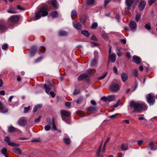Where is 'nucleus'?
I'll use <instances>...</instances> for the list:
<instances>
[{"label":"nucleus","instance_id":"obj_1","mask_svg":"<svg viewBox=\"0 0 157 157\" xmlns=\"http://www.w3.org/2000/svg\"><path fill=\"white\" fill-rule=\"evenodd\" d=\"M130 107L133 109V112L141 113L146 111L148 108V106L144 101H135L132 100L129 102Z\"/></svg>","mask_w":157,"mask_h":157},{"label":"nucleus","instance_id":"obj_2","mask_svg":"<svg viewBox=\"0 0 157 157\" xmlns=\"http://www.w3.org/2000/svg\"><path fill=\"white\" fill-rule=\"evenodd\" d=\"M48 13V7L47 5L43 6L39 10L35 13V20H37L40 19L41 16L43 17L47 16Z\"/></svg>","mask_w":157,"mask_h":157},{"label":"nucleus","instance_id":"obj_3","mask_svg":"<svg viewBox=\"0 0 157 157\" xmlns=\"http://www.w3.org/2000/svg\"><path fill=\"white\" fill-rule=\"evenodd\" d=\"M60 113L62 120L67 123L70 124L71 123L70 112L62 109L60 111Z\"/></svg>","mask_w":157,"mask_h":157},{"label":"nucleus","instance_id":"obj_4","mask_svg":"<svg viewBox=\"0 0 157 157\" xmlns=\"http://www.w3.org/2000/svg\"><path fill=\"white\" fill-rule=\"evenodd\" d=\"M93 69H90L86 71V73H83L80 75L78 78V80L80 81L84 78H86L88 76H91L94 75L93 72Z\"/></svg>","mask_w":157,"mask_h":157},{"label":"nucleus","instance_id":"obj_5","mask_svg":"<svg viewBox=\"0 0 157 157\" xmlns=\"http://www.w3.org/2000/svg\"><path fill=\"white\" fill-rule=\"evenodd\" d=\"M146 100L150 106L153 105L155 102V98L151 94H149L147 95Z\"/></svg>","mask_w":157,"mask_h":157},{"label":"nucleus","instance_id":"obj_6","mask_svg":"<svg viewBox=\"0 0 157 157\" xmlns=\"http://www.w3.org/2000/svg\"><path fill=\"white\" fill-rule=\"evenodd\" d=\"M17 122L20 126H24L27 124V120L26 117H22L18 120Z\"/></svg>","mask_w":157,"mask_h":157},{"label":"nucleus","instance_id":"obj_7","mask_svg":"<svg viewBox=\"0 0 157 157\" xmlns=\"http://www.w3.org/2000/svg\"><path fill=\"white\" fill-rule=\"evenodd\" d=\"M20 17L17 15H14L10 17L8 19V21L10 23H15L18 21L20 19Z\"/></svg>","mask_w":157,"mask_h":157},{"label":"nucleus","instance_id":"obj_8","mask_svg":"<svg viewBox=\"0 0 157 157\" xmlns=\"http://www.w3.org/2000/svg\"><path fill=\"white\" fill-rule=\"evenodd\" d=\"M4 141L8 144V145L13 147H18L19 145L17 143L10 142V138L9 136H6L4 138Z\"/></svg>","mask_w":157,"mask_h":157},{"label":"nucleus","instance_id":"obj_9","mask_svg":"<svg viewBox=\"0 0 157 157\" xmlns=\"http://www.w3.org/2000/svg\"><path fill=\"white\" fill-rule=\"evenodd\" d=\"M8 111V109L6 108L4 105L0 101V112L2 113H6Z\"/></svg>","mask_w":157,"mask_h":157},{"label":"nucleus","instance_id":"obj_10","mask_svg":"<svg viewBox=\"0 0 157 157\" xmlns=\"http://www.w3.org/2000/svg\"><path fill=\"white\" fill-rule=\"evenodd\" d=\"M116 56L115 54H109V61L114 63L116 60Z\"/></svg>","mask_w":157,"mask_h":157},{"label":"nucleus","instance_id":"obj_11","mask_svg":"<svg viewBox=\"0 0 157 157\" xmlns=\"http://www.w3.org/2000/svg\"><path fill=\"white\" fill-rule=\"evenodd\" d=\"M129 25L130 28L132 30H135V29L137 27V25L136 22L134 21H130L129 24Z\"/></svg>","mask_w":157,"mask_h":157},{"label":"nucleus","instance_id":"obj_12","mask_svg":"<svg viewBox=\"0 0 157 157\" xmlns=\"http://www.w3.org/2000/svg\"><path fill=\"white\" fill-rule=\"evenodd\" d=\"M119 88V86L118 84H114L112 85L110 88V90L113 91H117Z\"/></svg>","mask_w":157,"mask_h":157},{"label":"nucleus","instance_id":"obj_13","mask_svg":"<svg viewBox=\"0 0 157 157\" xmlns=\"http://www.w3.org/2000/svg\"><path fill=\"white\" fill-rule=\"evenodd\" d=\"M146 4V2L145 1H143L140 2L138 5V8L140 10H143Z\"/></svg>","mask_w":157,"mask_h":157},{"label":"nucleus","instance_id":"obj_14","mask_svg":"<svg viewBox=\"0 0 157 157\" xmlns=\"http://www.w3.org/2000/svg\"><path fill=\"white\" fill-rule=\"evenodd\" d=\"M73 25L74 27L76 29L81 30L82 28V26L81 24L78 22H74L73 23Z\"/></svg>","mask_w":157,"mask_h":157},{"label":"nucleus","instance_id":"obj_15","mask_svg":"<svg viewBox=\"0 0 157 157\" xmlns=\"http://www.w3.org/2000/svg\"><path fill=\"white\" fill-rule=\"evenodd\" d=\"M132 0H125V4L128 7V10H130L133 3Z\"/></svg>","mask_w":157,"mask_h":157},{"label":"nucleus","instance_id":"obj_16","mask_svg":"<svg viewBox=\"0 0 157 157\" xmlns=\"http://www.w3.org/2000/svg\"><path fill=\"white\" fill-rule=\"evenodd\" d=\"M37 48L36 46H33L31 49V51L30 53V56H33L35 55L36 51Z\"/></svg>","mask_w":157,"mask_h":157},{"label":"nucleus","instance_id":"obj_17","mask_svg":"<svg viewBox=\"0 0 157 157\" xmlns=\"http://www.w3.org/2000/svg\"><path fill=\"white\" fill-rule=\"evenodd\" d=\"M87 110L89 112H94L97 111V108L95 107L90 106L87 109Z\"/></svg>","mask_w":157,"mask_h":157},{"label":"nucleus","instance_id":"obj_18","mask_svg":"<svg viewBox=\"0 0 157 157\" xmlns=\"http://www.w3.org/2000/svg\"><path fill=\"white\" fill-rule=\"evenodd\" d=\"M7 29V27L4 24L0 23V33H2Z\"/></svg>","mask_w":157,"mask_h":157},{"label":"nucleus","instance_id":"obj_19","mask_svg":"<svg viewBox=\"0 0 157 157\" xmlns=\"http://www.w3.org/2000/svg\"><path fill=\"white\" fill-rule=\"evenodd\" d=\"M133 61L134 63L138 64L140 63L141 60L139 57L136 56H134L133 57Z\"/></svg>","mask_w":157,"mask_h":157},{"label":"nucleus","instance_id":"obj_20","mask_svg":"<svg viewBox=\"0 0 157 157\" xmlns=\"http://www.w3.org/2000/svg\"><path fill=\"white\" fill-rule=\"evenodd\" d=\"M121 78L122 81L124 82L128 79V75L126 73L123 72L121 74Z\"/></svg>","mask_w":157,"mask_h":157},{"label":"nucleus","instance_id":"obj_21","mask_svg":"<svg viewBox=\"0 0 157 157\" xmlns=\"http://www.w3.org/2000/svg\"><path fill=\"white\" fill-rule=\"evenodd\" d=\"M12 151L16 154L21 155L22 154L21 150L18 147H16L13 148Z\"/></svg>","mask_w":157,"mask_h":157},{"label":"nucleus","instance_id":"obj_22","mask_svg":"<svg viewBox=\"0 0 157 157\" xmlns=\"http://www.w3.org/2000/svg\"><path fill=\"white\" fill-rule=\"evenodd\" d=\"M52 85L50 84L49 85H47L46 84H45L44 85V87L45 89V92L47 94H48L49 91L51 89V86Z\"/></svg>","mask_w":157,"mask_h":157},{"label":"nucleus","instance_id":"obj_23","mask_svg":"<svg viewBox=\"0 0 157 157\" xmlns=\"http://www.w3.org/2000/svg\"><path fill=\"white\" fill-rule=\"evenodd\" d=\"M48 2H50L54 7L56 8H57V2L56 0H49Z\"/></svg>","mask_w":157,"mask_h":157},{"label":"nucleus","instance_id":"obj_24","mask_svg":"<svg viewBox=\"0 0 157 157\" xmlns=\"http://www.w3.org/2000/svg\"><path fill=\"white\" fill-rule=\"evenodd\" d=\"M7 150L6 148L4 147L1 150V153L3 154L5 157H8L7 154Z\"/></svg>","mask_w":157,"mask_h":157},{"label":"nucleus","instance_id":"obj_25","mask_svg":"<svg viewBox=\"0 0 157 157\" xmlns=\"http://www.w3.org/2000/svg\"><path fill=\"white\" fill-rule=\"evenodd\" d=\"M148 147L151 150H155L156 149V148L155 147V144L153 142H151L148 144Z\"/></svg>","mask_w":157,"mask_h":157},{"label":"nucleus","instance_id":"obj_26","mask_svg":"<svg viewBox=\"0 0 157 157\" xmlns=\"http://www.w3.org/2000/svg\"><path fill=\"white\" fill-rule=\"evenodd\" d=\"M49 15L50 16L53 18L57 17L58 16V13L56 11L51 12L50 13Z\"/></svg>","mask_w":157,"mask_h":157},{"label":"nucleus","instance_id":"obj_27","mask_svg":"<svg viewBox=\"0 0 157 157\" xmlns=\"http://www.w3.org/2000/svg\"><path fill=\"white\" fill-rule=\"evenodd\" d=\"M16 130V128L13 126H9L8 129V132H15Z\"/></svg>","mask_w":157,"mask_h":157},{"label":"nucleus","instance_id":"obj_28","mask_svg":"<svg viewBox=\"0 0 157 157\" xmlns=\"http://www.w3.org/2000/svg\"><path fill=\"white\" fill-rule=\"evenodd\" d=\"M81 33L86 37H89L90 35V34L87 30H83L81 32Z\"/></svg>","mask_w":157,"mask_h":157},{"label":"nucleus","instance_id":"obj_29","mask_svg":"<svg viewBox=\"0 0 157 157\" xmlns=\"http://www.w3.org/2000/svg\"><path fill=\"white\" fill-rule=\"evenodd\" d=\"M59 34L60 36H66L67 35V33L65 31L60 30L59 31Z\"/></svg>","mask_w":157,"mask_h":157},{"label":"nucleus","instance_id":"obj_30","mask_svg":"<svg viewBox=\"0 0 157 157\" xmlns=\"http://www.w3.org/2000/svg\"><path fill=\"white\" fill-rule=\"evenodd\" d=\"M108 101H113L115 99V97L114 95H110L108 96Z\"/></svg>","mask_w":157,"mask_h":157},{"label":"nucleus","instance_id":"obj_31","mask_svg":"<svg viewBox=\"0 0 157 157\" xmlns=\"http://www.w3.org/2000/svg\"><path fill=\"white\" fill-rule=\"evenodd\" d=\"M87 4L88 5H95L96 3L94 0H87Z\"/></svg>","mask_w":157,"mask_h":157},{"label":"nucleus","instance_id":"obj_32","mask_svg":"<svg viewBox=\"0 0 157 157\" xmlns=\"http://www.w3.org/2000/svg\"><path fill=\"white\" fill-rule=\"evenodd\" d=\"M101 148V145L99 147L97 151L96 155L97 157H103L102 155H100V153Z\"/></svg>","mask_w":157,"mask_h":157},{"label":"nucleus","instance_id":"obj_33","mask_svg":"<svg viewBox=\"0 0 157 157\" xmlns=\"http://www.w3.org/2000/svg\"><path fill=\"white\" fill-rule=\"evenodd\" d=\"M7 12L10 13H17V12L13 8H10Z\"/></svg>","mask_w":157,"mask_h":157},{"label":"nucleus","instance_id":"obj_34","mask_svg":"<svg viewBox=\"0 0 157 157\" xmlns=\"http://www.w3.org/2000/svg\"><path fill=\"white\" fill-rule=\"evenodd\" d=\"M77 15V12L76 10H73L71 13V17L72 19H74V17Z\"/></svg>","mask_w":157,"mask_h":157},{"label":"nucleus","instance_id":"obj_35","mask_svg":"<svg viewBox=\"0 0 157 157\" xmlns=\"http://www.w3.org/2000/svg\"><path fill=\"white\" fill-rule=\"evenodd\" d=\"M97 63V60L96 59H93L91 63V66H96Z\"/></svg>","mask_w":157,"mask_h":157},{"label":"nucleus","instance_id":"obj_36","mask_svg":"<svg viewBox=\"0 0 157 157\" xmlns=\"http://www.w3.org/2000/svg\"><path fill=\"white\" fill-rule=\"evenodd\" d=\"M63 141L64 143L67 144H69L71 143L70 139L67 138H64L63 139Z\"/></svg>","mask_w":157,"mask_h":157},{"label":"nucleus","instance_id":"obj_37","mask_svg":"<svg viewBox=\"0 0 157 157\" xmlns=\"http://www.w3.org/2000/svg\"><path fill=\"white\" fill-rule=\"evenodd\" d=\"M141 17V14L140 13H138L136 15L135 20L136 22H138Z\"/></svg>","mask_w":157,"mask_h":157},{"label":"nucleus","instance_id":"obj_38","mask_svg":"<svg viewBox=\"0 0 157 157\" xmlns=\"http://www.w3.org/2000/svg\"><path fill=\"white\" fill-rule=\"evenodd\" d=\"M133 74L135 77H136L138 76L137 70L136 69H134L132 71Z\"/></svg>","mask_w":157,"mask_h":157},{"label":"nucleus","instance_id":"obj_39","mask_svg":"<svg viewBox=\"0 0 157 157\" xmlns=\"http://www.w3.org/2000/svg\"><path fill=\"white\" fill-rule=\"evenodd\" d=\"M128 147V145L127 144H122L121 148L124 150H126L127 149Z\"/></svg>","mask_w":157,"mask_h":157},{"label":"nucleus","instance_id":"obj_40","mask_svg":"<svg viewBox=\"0 0 157 157\" xmlns=\"http://www.w3.org/2000/svg\"><path fill=\"white\" fill-rule=\"evenodd\" d=\"M30 106H29L28 107H25L24 108V113H27L29 110H30Z\"/></svg>","mask_w":157,"mask_h":157},{"label":"nucleus","instance_id":"obj_41","mask_svg":"<svg viewBox=\"0 0 157 157\" xmlns=\"http://www.w3.org/2000/svg\"><path fill=\"white\" fill-rule=\"evenodd\" d=\"M42 59V57H40L36 59L34 61V63H36L40 61Z\"/></svg>","mask_w":157,"mask_h":157},{"label":"nucleus","instance_id":"obj_42","mask_svg":"<svg viewBox=\"0 0 157 157\" xmlns=\"http://www.w3.org/2000/svg\"><path fill=\"white\" fill-rule=\"evenodd\" d=\"M145 27L146 29L149 30L151 29V25L147 24L145 25Z\"/></svg>","mask_w":157,"mask_h":157},{"label":"nucleus","instance_id":"obj_43","mask_svg":"<svg viewBox=\"0 0 157 157\" xmlns=\"http://www.w3.org/2000/svg\"><path fill=\"white\" fill-rule=\"evenodd\" d=\"M117 56L119 57H120L122 55V53H121L120 50L118 48H117Z\"/></svg>","mask_w":157,"mask_h":157},{"label":"nucleus","instance_id":"obj_44","mask_svg":"<svg viewBox=\"0 0 157 157\" xmlns=\"http://www.w3.org/2000/svg\"><path fill=\"white\" fill-rule=\"evenodd\" d=\"M98 26V25L97 23H94L92 25L91 28L93 29H95Z\"/></svg>","mask_w":157,"mask_h":157},{"label":"nucleus","instance_id":"obj_45","mask_svg":"<svg viewBox=\"0 0 157 157\" xmlns=\"http://www.w3.org/2000/svg\"><path fill=\"white\" fill-rule=\"evenodd\" d=\"M82 101V98H79L78 100L76 101L77 104H80Z\"/></svg>","mask_w":157,"mask_h":157},{"label":"nucleus","instance_id":"obj_46","mask_svg":"<svg viewBox=\"0 0 157 157\" xmlns=\"http://www.w3.org/2000/svg\"><path fill=\"white\" fill-rule=\"evenodd\" d=\"M102 37L105 39H107L108 37V35L106 33H104L102 35Z\"/></svg>","mask_w":157,"mask_h":157},{"label":"nucleus","instance_id":"obj_47","mask_svg":"<svg viewBox=\"0 0 157 157\" xmlns=\"http://www.w3.org/2000/svg\"><path fill=\"white\" fill-rule=\"evenodd\" d=\"M80 92L79 90H75L74 91L73 94V95H75L78 94H79L80 93Z\"/></svg>","mask_w":157,"mask_h":157},{"label":"nucleus","instance_id":"obj_48","mask_svg":"<svg viewBox=\"0 0 157 157\" xmlns=\"http://www.w3.org/2000/svg\"><path fill=\"white\" fill-rule=\"evenodd\" d=\"M107 74V72H106V73H105L104 75H102V76H100L99 79H102L104 78L105 76H106Z\"/></svg>","mask_w":157,"mask_h":157},{"label":"nucleus","instance_id":"obj_49","mask_svg":"<svg viewBox=\"0 0 157 157\" xmlns=\"http://www.w3.org/2000/svg\"><path fill=\"white\" fill-rule=\"evenodd\" d=\"M91 40L95 41H97V39L95 36L94 35H93L91 37Z\"/></svg>","mask_w":157,"mask_h":157},{"label":"nucleus","instance_id":"obj_50","mask_svg":"<svg viewBox=\"0 0 157 157\" xmlns=\"http://www.w3.org/2000/svg\"><path fill=\"white\" fill-rule=\"evenodd\" d=\"M41 118V116L37 118L35 120V121H34L36 123L39 122L40 121Z\"/></svg>","mask_w":157,"mask_h":157},{"label":"nucleus","instance_id":"obj_51","mask_svg":"<svg viewBox=\"0 0 157 157\" xmlns=\"http://www.w3.org/2000/svg\"><path fill=\"white\" fill-rule=\"evenodd\" d=\"M52 127L55 130H56L57 128L56 126V125L54 123V120H52Z\"/></svg>","mask_w":157,"mask_h":157},{"label":"nucleus","instance_id":"obj_52","mask_svg":"<svg viewBox=\"0 0 157 157\" xmlns=\"http://www.w3.org/2000/svg\"><path fill=\"white\" fill-rule=\"evenodd\" d=\"M155 0H149L148 3L149 5H151L155 1Z\"/></svg>","mask_w":157,"mask_h":157},{"label":"nucleus","instance_id":"obj_53","mask_svg":"<svg viewBox=\"0 0 157 157\" xmlns=\"http://www.w3.org/2000/svg\"><path fill=\"white\" fill-rule=\"evenodd\" d=\"M17 8L18 10H25V9L24 8H22L21 7V6L20 5H18L17 6Z\"/></svg>","mask_w":157,"mask_h":157},{"label":"nucleus","instance_id":"obj_54","mask_svg":"<svg viewBox=\"0 0 157 157\" xmlns=\"http://www.w3.org/2000/svg\"><path fill=\"white\" fill-rule=\"evenodd\" d=\"M101 100L104 101H108V97H103L101 98Z\"/></svg>","mask_w":157,"mask_h":157},{"label":"nucleus","instance_id":"obj_55","mask_svg":"<svg viewBox=\"0 0 157 157\" xmlns=\"http://www.w3.org/2000/svg\"><path fill=\"white\" fill-rule=\"evenodd\" d=\"M49 94L52 97V98L54 97L55 96V93L52 91H50L49 93Z\"/></svg>","mask_w":157,"mask_h":157},{"label":"nucleus","instance_id":"obj_56","mask_svg":"<svg viewBox=\"0 0 157 157\" xmlns=\"http://www.w3.org/2000/svg\"><path fill=\"white\" fill-rule=\"evenodd\" d=\"M45 48L44 47H42L41 50L39 51L40 53H42L45 52Z\"/></svg>","mask_w":157,"mask_h":157},{"label":"nucleus","instance_id":"obj_57","mask_svg":"<svg viewBox=\"0 0 157 157\" xmlns=\"http://www.w3.org/2000/svg\"><path fill=\"white\" fill-rule=\"evenodd\" d=\"M8 47V45L6 44H4L2 46V48L3 50L6 49Z\"/></svg>","mask_w":157,"mask_h":157},{"label":"nucleus","instance_id":"obj_58","mask_svg":"<svg viewBox=\"0 0 157 157\" xmlns=\"http://www.w3.org/2000/svg\"><path fill=\"white\" fill-rule=\"evenodd\" d=\"M50 128V126L48 125H46L44 127V129L46 131H48Z\"/></svg>","mask_w":157,"mask_h":157},{"label":"nucleus","instance_id":"obj_59","mask_svg":"<svg viewBox=\"0 0 157 157\" xmlns=\"http://www.w3.org/2000/svg\"><path fill=\"white\" fill-rule=\"evenodd\" d=\"M71 105V104L70 102H66L65 103V105L67 107H69Z\"/></svg>","mask_w":157,"mask_h":157},{"label":"nucleus","instance_id":"obj_60","mask_svg":"<svg viewBox=\"0 0 157 157\" xmlns=\"http://www.w3.org/2000/svg\"><path fill=\"white\" fill-rule=\"evenodd\" d=\"M117 115V114H115L113 115H110L109 116V117L111 118H116V117Z\"/></svg>","mask_w":157,"mask_h":157},{"label":"nucleus","instance_id":"obj_61","mask_svg":"<svg viewBox=\"0 0 157 157\" xmlns=\"http://www.w3.org/2000/svg\"><path fill=\"white\" fill-rule=\"evenodd\" d=\"M143 140H138L137 142V144L138 145L140 146L143 143Z\"/></svg>","mask_w":157,"mask_h":157},{"label":"nucleus","instance_id":"obj_62","mask_svg":"<svg viewBox=\"0 0 157 157\" xmlns=\"http://www.w3.org/2000/svg\"><path fill=\"white\" fill-rule=\"evenodd\" d=\"M113 71L114 72V73L116 74H117L118 71L117 67H114L113 68Z\"/></svg>","mask_w":157,"mask_h":157},{"label":"nucleus","instance_id":"obj_63","mask_svg":"<svg viewBox=\"0 0 157 157\" xmlns=\"http://www.w3.org/2000/svg\"><path fill=\"white\" fill-rule=\"evenodd\" d=\"M40 141V140L39 139H33L32 140V142H39Z\"/></svg>","mask_w":157,"mask_h":157},{"label":"nucleus","instance_id":"obj_64","mask_svg":"<svg viewBox=\"0 0 157 157\" xmlns=\"http://www.w3.org/2000/svg\"><path fill=\"white\" fill-rule=\"evenodd\" d=\"M122 122H124L127 124H128L129 123L128 120H124L122 121Z\"/></svg>","mask_w":157,"mask_h":157}]
</instances>
